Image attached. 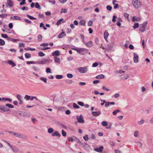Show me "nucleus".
Returning <instances> with one entry per match:
<instances>
[{
  "label": "nucleus",
  "instance_id": "nucleus-39",
  "mask_svg": "<svg viewBox=\"0 0 153 153\" xmlns=\"http://www.w3.org/2000/svg\"><path fill=\"white\" fill-rule=\"evenodd\" d=\"M102 124L103 126H106L108 125V123L106 121H103L102 123Z\"/></svg>",
  "mask_w": 153,
  "mask_h": 153
},
{
  "label": "nucleus",
  "instance_id": "nucleus-40",
  "mask_svg": "<svg viewBox=\"0 0 153 153\" xmlns=\"http://www.w3.org/2000/svg\"><path fill=\"white\" fill-rule=\"evenodd\" d=\"M6 106H7V107H8V108H13L14 107L11 104L7 103L6 104Z\"/></svg>",
  "mask_w": 153,
  "mask_h": 153
},
{
  "label": "nucleus",
  "instance_id": "nucleus-64",
  "mask_svg": "<svg viewBox=\"0 0 153 153\" xmlns=\"http://www.w3.org/2000/svg\"><path fill=\"white\" fill-rule=\"evenodd\" d=\"M124 16L125 18H127L128 19L129 14H128L126 13H124Z\"/></svg>",
  "mask_w": 153,
  "mask_h": 153
},
{
  "label": "nucleus",
  "instance_id": "nucleus-17",
  "mask_svg": "<svg viewBox=\"0 0 153 153\" xmlns=\"http://www.w3.org/2000/svg\"><path fill=\"white\" fill-rule=\"evenodd\" d=\"M7 3L10 7H12L13 6L14 3L11 0H7Z\"/></svg>",
  "mask_w": 153,
  "mask_h": 153
},
{
  "label": "nucleus",
  "instance_id": "nucleus-8",
  "mask_svg": "<svg viewBox=\"0 0 153 153\" xmlns=\"http://www.w3.org/2000/svg\"><path fill=\"white\" fill-rule=\"evenodd\" d=\"M76 118L78 120V122L80 123H84L83 117L82 115H80L79 117L77 116Z\"/></svg>",
  "mask_w": 153,
  "mask_h": 153
},
{
  "label": "nucleus",
  "instance_id": "nucleus-12",
  "mask_svg": "<svg viewBox=\"0 0 153 153\" xmlns=\"http://www.w3.org/2000/svg\"><path fill=\"white\" fill-rule=\"evenodd\" d=\"M101 114V113L100 111L98 112L93 111L92 112V114L94 116H99Z\"/></svg>",
  "mask_w": 153,
  "mask_h": 153
},
{
  "label": "nucleus",
  "instance_id": "nucleus-24",
  "mask_svg": "<svg viewBox=\"0 0 153 153\" xmlns=\"http://www.w3.org/2000/svg\"><path fill=\"white\" fill-rule=\"evenodd\" d=\"M54 58L55 59L54 61L56 62H57L59 63L60 62V60L59 58L56 56H55Z\"/></svg>",
  "mask_w": 153,
  "mask_h": 153
},
{
  "label": "nucleus",
  "instance_id": "nucleus-14",
  "mask_svg": "<svg viewBox=\"0 0 153 153\" xmlns=\"http://www.w3.org/2000/svg\"><path fill=\"white\" fill-rule=\"evenodd\" d=\"M85 44V45L88 48H91L93 46V42L91 41L87 42Z\"/></svg>",
  "mask_w": 153,
  "mask_h": 153
},
{
  "label": "nucleus",
  "instance_id": "nucleus-48",
  "mask_svg": "<svg viewBox=\"0 0 153 153\" xmlns=\"http://www.w3.org/2000/svg\"><path fill=\"white\" fill-rule=\"evenodd\" d=\"M73 106L74 108H80V107L75 103H73Z\"/></svg>",
  "mask_w": 153,
  "mask_h": 153
},
{
  "label": "nucleus",
  "instance_id": "nucleus-21",
  "mask_svg": "<svg viewBox=\"0 0 153 153\" xmlns=\"http://www.w3.org/2000/svg\"><path fill=\"white\" fill-rule=\"evenodd\" d=\"M11 19H12L13 20H20L21 19L20 17L18 16H14L13 17H10Z\"/></svg>",
  "mask_w": 153,
  "mask_h": 153
},
{
  "label": "nucleus",
  "instance_id": "nucleus-44",
  "mask_svg": "<svg viewBox=\"0 0 153 153\" xmlns=\"http://www.w3.org/2000/svg\"><path fill=\"white\" fill-rule=\"evenodd\" d=\"M63 78V76L62 75H56V78L57 79H61Z\"/></svg>",
  "mask_w": 153,
  "mask_h": 153
},
{
  "label": "nucleus",
  "instance_id": "nucleus-20",
  "mask_svg": "<svg viewBox=\"0 0 153 153\" xmlns=\"http://www.w3.org/2000/svg\"><path fill=\"white\" fill-rule=\"evenodd\" d=\"M104 77L105 76L104 75L102 74H100L96 76V78L97 79H102L104 78Z\"/></svg>",
  "mask_w": 153,
  "mask_h": 153
},
{
  "label": "nucleus",
  "instance_id": "nucleus-30",
  "mask_svg": "<svg viewBox=\"0 0 153 153\" xmlns=\"http://www.w3.org/2000/svg\"><path fill=\"white\" fill-rule=\"evenodd\" d=\"M35 7L38 8L39 10H40L41 9V7L39 5V4L38 2H36L35 5Z\"/></svg>",
  "mask_w": 153,
  "mask_h": 153
},
{
  "label": "nucleus",
  "instance_id": "nucleus-32",
  "mask_svg": "<svg viewBox=\"0 0 153 153\" xmlns=\"http://www.w3.org/2000/svg\"><path fill=\"white\" fill-rule=\"evenodd\" d=\"M25 58L27 59H29L31 57L30 54L29 53H25Z\"/></svg>",
  "mask_w": 153,
  "mask_h": 153
},
{
  "label": "nucleus",
  "instance_id": "nucleus-10",
  "mask_svg": "<svg viewBox=\"0 0 153 153\" xmlns=\"http://www.w3.org/2000/svg\"><path fill=\"white\" fill-rule=\"evenodd\" d=\"M103 147L102 146H100L99 148H96L94 149V150L95 151L98 152H101L103 151Z\"/></svg>",
  "mask_w": 153,
  "mask_h": 153
},
{
  "label": "nucleus",
  "instance_id": "nucleus-26",
  "mask_svg": "<svg viewBox=\"0 0 153 153\" xmlns=\"http://www.w3.org/2000/svg\"><path fill=\"white\" fill-rule=\"evenodd\" d=\"M63 20V19L62 18L59 20L56 23V25H60L61 23V22H62Z\"/></svg>",
  "mask_w": 153,
  "mask_h": 153
},
{
  "label": "nucleus",
  "instance_id": "nucleus-13",
  "mask_svg": "<svg viewBox=\"0 0 153 153\" xmlns=\"http://www.w3.org/2000/svg\"><path fill=\"white\" fill-rule=\"evenodd\" d=\"M60 55V52L58 50L54 52H53L52 55L53 56H58Z\"/></svg>",
  "mask_w": 153,
  "mask_h": 153
},
{
  "label": "nucleus",
  "instance_id": "nucleus-42",
  "mask_svg": "<svg viewBox=\"0 0 153 153\" xmlns=\"http://www.w3.org/2000/svg\"><path fill=\"white\" fill-rule=\"evenodd\" d=\"M120 112V110H119V109H116V110L114 111L113 112V114L115 115H116L117 113H118V112Z\"/></svg>",
  "mask_w": 153,
  "mask_h": 153
},
{
  "label": "nucleus",
  "instance_id": "nucleus-2",
  "mask_svg": "<svg viewBox=\"0 0 153 153\" xmlns=\"http://www.w3.org/2000/svg\"><path fill=\"white\" fill-rule=\"evenodd\" d=\"M10 109L7 108V106L5 105H0V112L2 113L3 112H5L9 111Z\"/></svg>",
  "mask_w": 153,
  "mask_h": 153
},
{
  "label": "nucleus",
  "instance_id": "nucleus-34",
  "mask_svg": "<svg viewBox=\"0 0 153 153\" xmlns=\"http://www.w3.org/2000/svg\"><path fill=\"white\" fill-rule=\"evenodd\" d=\"M28 17L29 19L31 20L36 19L35 18L33 17L30 16L28 14L26 15Z\"/></svg>",
  "mask_w": 153,
  "mask_h": 153
},
{
  "label": "nucleus",
  "instance_id": "nucleus-27",
  "mask_svg": "<svg viewBox=\"0 0 153 153\" xmlns=\"http://www.w3.org/2000/svg\"><path fill=\"white\" fill-rule=\"evenodd\" d=\"M79 24L81 25L84 26L85 25V21L83 20H81L79 22Z\"/></svg>",
  "mask_w": 153,
  "mask_h": 153
},
{
  "label": "nucleus",
  "instance_id": "nucleus-29",
  "mask_svg": "<svg viewBox=\"0 0 153 153\" xmlns=\"http://www.w3.org/2000/svg\"><path fill=\"white\" fill-rule=\"evenodd\" d=\"M48 133H53L54 131V130L53 128H50L48 129Z\"/></svg>",
  "mask_w": 153,
  "mask_h": 153
},
{
  "label": "nucleus",
  "instance_id": "nucleus-7",
  "mask_svg": "<svg viewBox=\"0 0 153 153\" xmlns=\"http://www.w3.org/2000/svg\"><path fill=\"white\" fill-rule=\"evenodd\" d=\"M51 59H44L43 60L39 61L38 64H45L47 63H49Z\"/></svg>",
  "mask_w": 153,
  "mask_h": 153
},
{
  "label": "nucleus",
  "instance_id": "nucleus-15",
  "mask_svg": "<svg viewBox=\"0 0 153 153\" xmlns=\"http://www.w3.org/2000/svg\"><path fill=\"white\" fill-rule=\"evenodd\" d=\"M120 77L122 79H127L129 77V75L128 74H126L122 75L120 76Z\"/></svg>",
  "mask_w": 153,
  "mask_h": 153
},
{
  "label": "nucleus",
  "instance_id": "nucleus-61",
  "mask_svg": "<svg viewBox=\"0 0 153 153\" xmlns=\"http://www.w3.org/2000/svg\"><path fill=\"white\" fill-rule=\"evenodd\" d=\"M46 72L47 73H51V69L48 68H46Z\"/></svg>",
  "mask_w": 153,
  "mask_h": 153
},
{
  "label": "nucleus",
  "instance_id": "nucleus-60",
  "mask_svg": "<svg viewBox=\"0 0 153 153\" xmlns=\"http://www.w3.org/2000/svg\"><path fill=\"white\" fill-rule=\"evenodd\" d=\"M20 9L22 10H27L28 9V8L27 7H21L20 8Z\"/></svg>",
  "mask_w": 153,
  "mask_h": 153
},
{
  "label": "nucleus",
  "instance_id": "nucleus-45",
  "mask_svg": "<svg viewBox=\"0 0 153 153\" xmlns=\"http://www.w3.org/2000/svg\"><path fill=\"white\" fill-rule=\"evenodd\" d=\"M65 82L66 83L69 84H71L73 83V81L70 80H66Z\"/></svg>",
  "mask_w": 153,
  "mask_h": 153
},
{
  "label": "nucleus",
  "instance_id": "nucleus-1",
  "mask_svg": "<svg viewBox=\"0 0 153 153\" xmlns=\"http://www.w3.org/2000/svg\"><path fill=\"white\" fill-rule=\"evenodd\" d=\"M132 3L133 6L136 9L140 7L142 5L141 2L139 0H133Z\"/></svg>",
  "mask_w": 153,
  "mask_h": 153
},
{
  "label": "nucleus",
  "instance_id": "nucleus-22",
  "mask_svg": "<svg viewBox=\"0 0 153 153\" xmlns=\"http://www.w3.org/2000/svg\"><path fill=\"white\" fill-rule=\"evenodd\" d=\"M66 34L65 33L63 32L61 33L58 36V37L59 38H61L62 37L65 36Z\"/></svg>",
  "mask_w": 153,
  "mask_h": 153
},
{
  "label": "nucleus",
  "instance_id": "nucleus-50",
  "mask_svg": "<svg viewBox=\"0 0 153 153\" xmlns=\"http://www.w3.org/2000/svg\"><path fill=\"white\" fill-rule=\"evenodd\" d=\"M89 147V146L88 145L87 143L85 144L83 146V148L85 149H87Z\"/></svg>",
  "mask_w": 153,
  "mask_h": 153
},
{
  "label": "nucleus",
  "instance_id": "nucleus-11",
  "mask_svg": "<svg viewBox=\"0 0 153 153\" xmlns=\"http://www.w3.org/2000/svg\"><path fill=\"white\" fill-rule=\"evenodd\" d=\"M52 135L53 136H56L58 137H60L61 136V134L59 133V132L57 131H56L54 132L52 134Z\"/></svg>",
  "mask_w": 153,
  "mask_h": 153
},
{
  "label": "nucleus",
  "instance_id": "nucleus-4",
  "mask_svg": "<svg viewBox=\"0 0 153 153\" xmlns=\"http://www.w3.org/2000/svg\"><path fill=\"white\" fill-rule=\"evenodd\" d=\"M88 51L87 49L84 48H79L78 53L81 55H83L88 53Z\"/></svg>",
  "mask_w": 153,
  "mask_h": 153
},
{
  "label": "nucleus",
  "instance_id": "nucleus-37",
  "mask_svg": "<svg viewBox=\"0 0 153 153\" xmlns=\"http://www.w3.org/2000/svg\"><path fill=\"white\" fill-rule=\"evenodd\" d=\"M7 16V15L6 14H0V17L1 18H5Z\"/></svg>",
  "mask_w": 153,
  "mask_h": 153
},
{
  "label": "nucleus",
  "instance_id": "nucleus-59",
  "mask_svg": "<svg viewBox=\"0 0 153 153\" xmlns=\"http://www.w3.org/2000/svg\"><path fill=\"white\" fill-rule=\"evenodd\" d=\"M25 1V0H22V1L19 4L20 5H22L25 4L26 3Z\"/></svg>",
  "mask_w": 153,
  "mask_h": 153
},
{
  "label": "nucleus",
  "instance_id": "nucleus-5",
  "mask_svg": "<svg viewBox=\"0 0 153 153\" xmlns=\"http://www.w3.org/2000/svg\"><path fill=\"white\" fill-rule=\"evenodd\" d=\"M15 137L21 139H26L27 138V137L25 134L18 132H17L16 134H15Z\"/></svg>",
  "mask_w": 153,
  "mask_h": 153
},
{
  "label": "nucleus",
  "instance_id": "nucleus-53",
  "mask_svg": "<svg viewBox=\"0 0 153 153\" xmlns=\"http://www.w3.org/2000/svg\"><path fill=\"white\" fill-rule=\"evenodd\" d=\"M36 63V62H35L33 61H27L26 62V63L28 65H30L31 64H35Z\"/></svg>",
  "mask_w": 153,
  "mask_h": 153
},
{
  "label": "nucleus",
  "instance_id": "nucleus-51",
  "mask_svg": "<svg viewBox=\"0 0 153 153\" xmlns=\"http://www.w3.org/2000/svg\"><path fill=\"white\" fill-rule=\"evenodd\" d=\"M106 8L108 10L111 11L112 9V7L111 6L108 5L106 6Z\"/></svg>",
  "mask_w": 153,
  "mask_h": 153
},
{
  "label": "nucleus",
  "instance_id": "nucleus-41",
  "mask_svg": "<svg viewBox=\"0 0 153 153\" xmlns=\"http://www.w3.org/2000/svg\"><path fill=\"white\" fill-rule=\"evenodd\" d=\"M139 24L138 23H135L134 24V25L133 26V28L134 29H136L138 27H139Z\"/></svg>",
  "mask_w": 153,
  "mask_h": 153
},
{
  "label": "nucleus",
  "instance_id": "nucleus-35",
  "mask_svg": "<svg viewBox=\"0 0 153 153\" xmlns=\"http://www.w3.org/2000/svg\"><path fill=\"white\" fill-rule=\"evenodd\" d=\"M33 69L36 71L38 72L39 71V69L36 67L33 66L32 67Z\"/></svg>",
  "mask_w": 153,
  "mask_h": 153
},
{
  "label": "nucleus",
  "instance_id": "nucleus-3",
  "mask_svg": "<svg viewBox=\"0 0 153 153\" xmlns=\"http://www.w3.org/2000/svg\"><path fill=\"white\" fill-rule=\"evenodd\" d=\"M148 23V22L146 21L144 22L143 24L140 25V31L142 32H143L145 30L146 27Z\"/></svg>",
  "mask_w": 153,
  "mask_h": 153
},
{
  "label": "nucleus",
  "instance_id": "nucleus-43",
  "mask_svg": "<svg viewBox=\"0 0 153 153\" xmlns=\"http://www.w3.org/2000/svg\"><path fill=\"white\" fill-rule=\"evenodd\" d=\"M38 55L39 56H43L45 55V54L43 53L42 52V51H40L38 53Z\"/></svg>",
  "mask_w": 153,
  "mask_h": 153
},
{
  "label": "nucleus",
  "instance_id": "nucleus-54",
  "mask_svg": "<svg viewBox=\"0 0 153 153\" xmlns=\"http://www.w3.org/2000/svg\"><path fill=\"white\" fill-rule=\"evenodd\" d=\"M83 138L86 141H88L89 139V138L88 137V136L87 135H85V136H84L83 137Z\"/></svg>",
  "mask_w": 153,
  "mask_h": 153
},
{
  "label": "nucleus",
  "instance_id": "nucleus-25",
  "mask_svg": "<svg viewBox=\"0 0 153 153\" xmlns=\"http://www.w3.org/2000/svg\"><path fill=\"white\" fill-rule=\"evenodd\" d=\"M16 97L19 101L22 100V97L20 94H17Z\"/></svg>",
  "mask_w": 153,
  "mask_h": 153
},
{
  "label": "nucleus",
  "instance_id": "nucleus-52",
  "mask_svg": "<svg viewBox=\"0 0 153 153\" xmlns=\"http://www.w3.org/2000/svg\"><path fill=\"white\" fill-rule=\"evenodd\" d=\"M62 134L63 137H65L66 135V133L63 130H62Z\"/></svg>",
  "mask_w": 153,
  "mask_h": 153
},
{
  "label": "nucleus",
  "instance_id": "nucleus-56",
  "mask_svg": "<svg viewBox=\"0 0 153 153\" xmlns=\"http://www.w3.org/2000/svg\"><path fill=\"white\" fill-rule=\"evenodd\" d=\"M49 45L48 43H42L40 44V45L41 46H48Z\"/></svg>",
  "mask_w": 153,
  "mask_h": 153
},
{
  "label": "nucleus",
  "instance_id": "nucleus-38",
  "mask_svg": "<svg viewBox=\"0 0 153 153\" xmlns=\"http://www.w3.org/2000/svg\"><path fill=\"white\" fill-rule=\"evenodd\" d=\"M38 40L40 42L42 40V37L41 35H39L37 36Z\"/></svg>",
  "mask_w": 153,
  "mask_h": 153
},
{
  "label": "nucleus",
  "instance_id": "nucleus-16",
  "mask_svg": "<svg viewBox=\"0 0 153 153\" xmlns=\"http://www.w3.org/2000/svg\"><path fill=\"white\" fill-rule=\"evenodd\" d=\"M141 19L140 18L137 17L135 16H133L132 18V21L134 22H135L140 21Z\"/></svg>",
  "mask_w": 153,
  "mask_h": 153
},
{
  "label": "nucleus",
  "instance_id": "nucleus-55",
  "mask_svg": "<svg viewBox=\"0 0 153 153\" xmlns=\"http://www.w3.org/2000/svg\"><path fill=\"white\" fill-rule=\"evenodd\" d=\"M50 48H51L50 47L41 48H40V49L42 50L43 51L49 49Z\"/></svg>",
  "mask_w": 153,
  "mask_h": 153
},
{
  "label": "nucleus",
  "instance_id": "nucleus-6",
  "mask_svg": "<svg viewBox=\"0 0 153 153\" xmlns=\"http://www.w3.org/2000/svg\"><path fill=\"white\" fill-rule=\"evenodd\" d=\"M78 71L82 73H84L86 72L88 70L87 68L86 67H80L78 68Z\"/></svg>",
  "mask_w": 153,
  "mask_h": 153
},
{
  "label": "nucleus",
  "instance_id": "nucleus-33",
  "mask_svg": "<svg viewBox=\"0 0 153 153\" xmlns=\"http://www.w3.org/2000/svg\"><path fill=\"white\" fill-rule=\"evenodd\" d=\"M5 43V41L3 40L0 39V45H3Z\"/></svg>",
  "mask_w": 153,
  "mask_h": 153
},
{
  "label": "nucleus",
  "instance_id": "nucleus-9",
  "mask_svg": "<svg viewBox=\"0 0 153 153\" xmlns=\"http://www.w3.org/2000/svg\"><path fill=\"white\" fill-rule=\"evenodd\" d=\"M139 56L136 53H134L133 60L134 63H137L138 62Z\"/></svg>",
  "mask_w": 153,
  "mask_h": 153
},
{
  "label": "nucleus",
  "instance_id": "nucleus-28",
  "mask_svg": "<svg viewBox=\"0 0 153 153\" xmlns=\"http://www.w3.org/2000/svg\"><path fill=\"white\" fill-rule=\"evenodd\" d=\"M30 97H31L30 96L27 95H26L25 97H24V98L25 100L28 101L30 99Z\"/></svg>",
  "mask_w": 153,
  "mask_h": 153
},
{
  "label": "nucleus",
  "instance_id": "nucleus-23",
  "mask_svg": "<svg viewBox=\"0 0 153 153\" xmlns=\"http://www.w3.org/2000/svg\"><path fill=\"white\" fill-rule=\"evenodd\" d=\"M114 44L113 43H109L108 45V48L110 50H111L112 48L113 47Z\"/></svg>",
  "mask_w": 153,
  "mask_h": 153
},
{
  "label": "nucleus",
  "instance_id": "nucleus-49",
  "mask_svg": "<svg viewBox=\"0 0 153 153\" xmlns=\"http://www.w3.org/2000/svg\"><path fill=\"white\" fill-rule=\"evenodd\" d=\"M1 36L4 38H7V39L9 38L8 36L6 34L2 33L1 34Z\"/></svg>",
  "mask_w": 153,
  "mask_h": 153
},
{
  "label": "nucleus",
  "instance_id": "nucleus-36",
  "mask_svg": "<svg viewBox=\"0 0 153 153\" xmlns=\"http://www.w3.org/2000/svg\"><path fill=\"white\" fill-rule=\"evenodd\" d=\"M40 79L42 81H43L45 83H46L47 82V79L45 78L41 77L40 78Z\"/></svg>",
  "mask_w": 153,
  "mask_h": 153
},
{
  "label": "nucleus",
  "instance_id": "nucleus-19",
  "mask_svg": "<svg viewBox=\"0 0 153 153\" xmlns=\"http://www.w3.org/2000/svg\"><path fill=\"white\" fill-rule=\"evenodd\" d=\"M7 62L10 65H12V67H13L16 65V64L15 63L13 62L11 60H8L7 61Z\"/></svg>",
  "mask_w": 153,
  "mask_h": 153
},
{
  "label": "nucleus",
  "instance_id": "nucleus-63",
  "mask_svg": "<svg viewBox=\"0 0 153 153\" xmlns=\"http://www.w3.org/2000/svg\"><path fill=\"white\" fill-rule=\"evenodd\" d=\"M93 23L91 21H89L88 23V25L89 26H91Z\"/></svg>",
  "mask_w": 153,
  "mask_h": 153
},
{
  "label": "nucleus",
  "instance_id": "nucleus-18",
  "mask_svg": "<svg viewBox=\"0 0 153 153\" xmlns=\"http://www.w3.org/2000/svg\"><path fill=\"white\" fill-rule=\"evenodd\" d=\"M7 40L9 41L13 42H16L17 41H19L20 40L19 39H13L11 37H9L8 38Z\"/></svg>",
  "mask_w": 153,
  "mask_h": 153
},
{
  "label": "nucleus",
  "instance_id": "nucleus-58",
  "mask_svg": "<svg viewBox=\"0 0 153 153\" xmlns=\"http://www.w3.org/2000/svg\"><path fill=\"white\" fill-rule=\"evenodd\" d=\"M117 18V16L115 15H114L113 16L112 21L114 22H116V19Z\"/></svg>",
  "mask_w": 153,
  "mask_h": 153
},
{
  "label": "nucleus",
  "instance_id": "nucleus-47",
  "mask_svg": "<svg viewBox=\"0 0 153 153\" xmlns=\"http://www.w3.org/2000/svg\"><path fill=\"white\" fill-rule=\"evenodd\" d=\"M144 122V120L143 119L141 120L140 121L138 122V124L140 125H141Z\"/></svg>",
  "mask_w": 153,
  "mask_h": 153
},
{
  "label": "nucleus",
  "instance_id": "nucleus-31",
  "mask_svg": "<svg viewBox=\"0 0 153 153\" xmlns=\"http://www.w3.org/2000/svg\"><path fill=\"white\" fill-rule=\"evenodd\" d=\"M109 35V33L106 30L104 32V38H108Z\"/></svg>",
  "mask_w": 153,
  "mask_h": 153
},
{
  "label": "nucleus",
  "instance_id": "nucleus-46",
  "mask_svg": "<svg viewBox=\"0 0 153 153\" xmlns=\"http://www.w3.org/2000/svg\"><path fill=\"white\" fill-rule=\"evenodd\" d=\"M62 11L60 12L61 13H66L67 12V10L66 9L62 8Z\"/></svg>",
  "mask_w": 153,
  "mask_h": 153
},
{
  "label": "nucleus",
  "instance_id": "nucleus-57",
  "mask_svg": "<svg viewBox=\"0 0 153 153\" xmlns=\"http://www.w3.org/2000/svg\"><path fill=\"white\" fill-rule=\"evenodd\" d=\"M98 65V64L97 62H95L93 63L92 64V67H97Z\"/></svg>",
  "mask_w": 153,
  "mask_h": 153
},
{
  "label": "nucleus",
  "instance_id": "nucleus-62",
  "mask_svg": "<svg viewBox=\"0 0 153 153\" xmlns=\"http://www.w3.org/2000/svg\"><path fill=\"white\" fill-rule=\"evenodd\" d=\"M67 76L69 78H72L73 77V75L72 74H67Z\"/></svg>",
  "mask_w": 153,
  "mask_h": 153
}]
</instances>
